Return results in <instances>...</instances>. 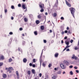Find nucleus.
<instances>
[{
	"mask_svg": "<svg viewBox=\"0 0 79 79\" xmlns=\"http://www.w3.org/2000/svg\"><path fill=\"white\" fill-rule=\"evenodd\" d=\"M75 10V9L74 8H72V10H71V13L72 14L73 17H74V11Z\"/></svg>",
	"mask_w": 79,
	"mask_h": 79,
	"instance_id": "nucleus-1",
	"label": "nucleus"
},
{
	"mask_svg": "<svg viewBox=\"0 0 79 79\" xmlns=\"http://www.w3.org/2000/svg\"><path fill=\"white\" fill-rule=\"evenodd\" d=\"M60 66L62 69H66V66H64V64L63 63L61 64Z\"/></svg>",
	"mask_w": 79,
	"mask_h": 79,
	"instance_id": "nucleus-2",
	"label": "nucleus"
},
{
	"mask_svg": "<svg viewBox=\"0 0 79 79\" xmlns=\"http://www.w3.org/2000/svg\"><path fill=\"white\" fill-rule=\"evenodd\" d=\"M63 64H64V65H66V66H68L69 65V63L68 62L64 60V61Z\"/></svg>",
	"mask_w": 79,
	"mask_h": 79,
	"instance_id": "nucleus-3",
	"label": "nucleus"
},
{
	"mask_svg": "<svg viewBox=\"0 0 79 79\" xmlns=\"http://www.w3.org/2000/svg\"><path fill=\"white\" fill-rule=\"evenodd\" d=\"M71 58L72 59H75V60H77V57L76 56H75V55H73Z\"/></svg>",
	"mask_w": 79,
	"mask_h": 79,
	"instance_id": "nucleus-4",
	"label": "nucleus"
},
{
	"mask_svg": "<svg viewBox=\"0 0 79 79\" xmlns=\"http://www.w3.org/2000/svg\"><path fill=\"white\" fill-rule=\"evenodd\" d=\"M39 5L40 6V7L41 8H43L44 6V4H42L41 3H40L39 4Z\"/></svg>",
	"mask_w": 79,
	"mask_h": 79,
	"instance_id": "nucleus-5",
	"label": "nucleus"
},
{
	"mask_svg": "<svg viewBox=\"0 0 79 79\" xmlns=\"http://www.w3.org/2000/svg\"><path fill=\"white\" fill-rule=\"evenodd\" d=\"M16 74L17 77V78L18 79H19V74L18 73V71H16Z\"/></svg>",
	"mask_w": 79,
	"mask_h": 79,
	"instance_id": "nucleus-6",
	"label": "nucleus"
},
{
	"mask_svg": "<svg viewBox=\"0 0 79 79\" xmlns=\"http://www.w3.org/2000/svg\"><path fill=\"white\" fill-rule=\"evenodd\" d=\"M5 60V57L3 56L2 55L0 57V60Z\"/></svg>",
	"mask_w": 79,
	"mask_h": 79,
	"instance_id": "nucleus-7",
	"label": "nucleus"
},
{
	"mask_svg": "<svg viewBox=\"0 0 79 79\" xmlns=\"http://www.w3.org/2000/svg\"><path fill=\"white\" fill-rule=\"evenodd\" d=\"M10 69H11V70H12V71H14V69H13V67H9L8 68V70H7V72H8V71H10Z\"/></svg>",
	"mask_w": 79,
	"mask_h": 79,
	"instance_id": "nucleus-8",
	"label": "nucleus"
},
{
	"mask_svg": "<svg viewBox=\"0 0 79 79\" xmlns=\"http://www.w3.org/2000/svg\"><path fill=\"white\" fill-rule=\"evenodd\" d=\"M65 2L67 5L69 6H71V5L70 4H69L68 2H67V1L66 0H65Z\"/></svg>",
	"mask_w": 79,
	"mask_h": 79,
	"instance_id": "nucleus-9",
	"label": "nucleus"
},
{
	"mask_svg": "<svg viewBox=\"0 0 79 79\" xmlns=\"http://www.w3.org/2000/svg\"><path fill=\"white\" fill-rule=\"evenodd\" d=\"M70 47V46H69V45L67 46L64 49L63 51H64V50H66V49H67L68 48H69Z\"/></svg>",
	"mask_w": 79,
	"mask_h": 79,
	"instance_id": "nucleus-10",
	"label": "nucleus"
},
{
	"mask_svg": "<svg viewBox=\"0 0 79 79\" xmlns=\"http://www.w3.org/2000/svg\"><path fill=\"white\" fill-rule=\"evenodd\" d=\"M44 28H45V27H44V26H42L40 27V29L42 30H44Z\"/></svg>",
	"mask_w": 79,
	"mask_h": 79,
	"instance_id": "nucleus-11",
	"label": "nucleus"
},
{
	"mask_svg": "<svg viewBox=\"0 0 79 79\" xmlns=\"http://www.w3.org/2000/svg\"><path fill=\"white\" fill-rule=\"evenodd\" d=\"M23 61L24 63H26V62H27V60L26 58H24L23 59Z\"/></svg>",
	"mask_w": 79,
	"mask_h": 79,
	"instance_id": "nucleus-12",
	"label": "nucleus"
},
{
	"mask_svg": "<svg viewBox=\"0 0 79 79\" xmlns=\"http://www.w3.org/2000/svg\"><path fill=\"white\" fill-rule=\"evenodd\" d=\"M22 8H23V9H24V10H25L26 8V6H25V4H23L22 5Z\"/></svg>",
	"mask_w": 79,
	"mask_h": 79,
	"instance_id": "nucleus-13",
	"label": "nucleus"
},
{
	"mask_svg": "<svg viewBox=\"0 0 79 79\" xmlns=\"http://www.w3.org/2000/svg\"><path fill=\"white\" fill-rule=\"evenodd\" d=\"M36 23L37 24H39L40 23V22L39 21V20H36Z\"/></svg>",
	"mask_w": 79,
	"mask_h": 79,
	"instance_id": "nucleus-14",
	"label": "nucleus"
},
{
	"mask_svg": "<svg viewBox=\"0 0 79 79\" xmlns=\"http://www.w3.org/2000/svg\"><path fill=\"white\" fill-rule=\"evenodd\" d=\"M38 18L39 19H41V18H42V16H41V15H38Z\"/></svg>",
	"mask_w": 79,
	"mask_h": 79,
	"instance_id": "nucleus-15",
	"label": "nucleus"
},
{
	"mask_svg": "<svg viewBox=\"0 0 79 79\" xmlns=\"http://www.w3.org/2000/svg\"><path fill=\"white\" fill-rule=\"evenodd\" d=\"M58 53H55V57H58Z\"/></svg>",
	"mask_w": 79,
	"mask_h": 79,
	"instance_id": "nucleus-16",
	"label": "nucleus"
},
{
	"mask_svg": "<svg viewBox=\"0 0 79 79\" xmlns=\"http://www.w3.org/2000/svg\"><path fill=\"white\" fill-rule=\"evenodd\" d=\"M65 43L67 45H69V42L65 41Z\"/></svg>",
	"mask_w": 79,
	"mask_h": 79,
	"instance_id": "nucleus-17",
	"label": "nucleus"
},
{
	"mask_svg": "<svg viewBox=\"0 0 79 79\" xmlns=\"http://www.w3.org/2000/svg\"><path fill=\"white\" fill-rule=\"evenodd\" d=\"M3 65V63L2 62H0V67L2 66Z\"/></svg>",
	"mask_w": 79,
	"mask_h": 79,
	"instance_id": "nucleus-18",
	"label": "nucleus"
},
{
	"mask_svg": "<svg viewBox=\"0 0 79 79\" xmlns=\"http://www.w3.org/2000/svg\"><path fill=\"white\" fill-rule=\"evenodd\" d=\"M3 76L4 78H6V74H3Z\"/></svg>",
	"mask_w": 79,
	"mask_h": 79,
	"instance_id": "nucleus-19",
	"label": "nucleus"
},
{
	"mask_svg": "<svg viewBox=\"0 0 79 79\" xmlns=\"http://www.w3.org/2000/svg\"><path fill=\"white\" fill-rule=\"evenodd\" d=\"M44 10L43 8H41V10H40V12H44Z\"/></svg>",
	"mask_w": 79,
	"mask_h": 79,
	"instance_id": "nucleus-20",
	"label": "nucleus"
},
{
	"mask_svg": "<svg viewBox=\"0 0 79 79\" xmlns=\"http://www.w3.org/2000/svg\"><path fill=\"white\" fill-rule=\"evenodd\" d=\"M69 73L70 75H73V71H71Z\"/></svg>",
	"mask_w": 79,
	"mask_h": 79,
	"instance_id": "nucleus-21",
	"label": "nucleus"
},
{
	"mask_svg": "<svg viewBox=\"0 0 79 79\" xmlns=\"http://www.w3.org/2000/svg\"><path fill=\"white\" fill-rule=\"evenodd\" d=\"M32 71L33 74H35V70L33 69L32 70Z\"/></svg>",
	"mask_w": 79,
	"mask_h": 79,
	"instance_id": "nucleus-22",
	"label": "nucleus"
},
{
	"mask_svg": "<svg viewBox=\"0 0 79 79\" xmlns=\"http://www.w3.org/2000/svg\"><path fill=\"white\" fill-rule=\"evenodd\" d=\"M34 33L35 35H37V31H34Z\"/></svg>",
	"mask_w": 79,
	"mask_h": 79,
	"instance_id": "nucleus-23",
	"label": "nucleus"
},
{
	"mask_svg": "<svg viewBox=\"0 0 79 79\" xmlns=\"http://www.w3.org/2000/svg\"><path fill=\"white\" fill-rule=\"evenodd\" d=\"M12 61V59L11 58H10L9 60V62H11Z\"/></svg>",
	"mask_w": 79,
	"mask_h": 79,
	"instance_id": "nucleus-24",
	"label": "nucleus"
},
{
	"mask_svg": "<svg viewBox=\"0 0 79 79\" xmlns=\"http://www.w3.org/2000/svg\"><path fill=\"white\" fill-rule=\"evenodd\" d=\"M24 21L25 22H27V19L26 18H25L24 19Z\"/></svg>",
	"mask_w": 79,
	"mask_h": 79,
	"instance_id": "nucleus-25",
	"label": "nucleus"
},
{
	"mask_svg": "<svg viewBox=\"0 0 79 79\" xmlns=\"http://www.w3.org/2000/svg\"><path fill=\"white\" fill-rule=\"evenodd\" d=\"M28 75H30V74H31V71H28Z\"/></svg>",
	"mask_w": 79,
	"mask_h": 79,
	"instance_id": "nucleus-26",
	"label": "nucleus"
},
{
	"mask_svg": "<svg viewBox=\"0 0 79 79\" xmlns=\"http://www.w3.org/2000/svg\"><path fill=\"white\" fill-rule=\"evenodd\" d=\"M61 19V20H64V17H61L60 18Z\"/></svg>",
	"mask_w": 79,
	"mask_h": 79,
	"instance_id": "nucleus-27",
	"label": "nucleus"
},
{
	"mask_svg": "<svg viewBox=\"0 0 79 79\" xmlns=\"http://www.w3.org/2000/svg\"><path fill=\"white\" fill-rule=\"evenodd\" d=\"M52 79H55V78H56V77L54 76L53 77H52Z\"/></svg>",
	"mask_w": 79,
	"mask_h": 79,
	"instance_id": "nucleus-28",
	"label": "nucleus"
},
{
	"mask_svg": "<svg viewBox=\"0 0 79 79\" xmlns=\"http://www.w3.org/2000/svg\"><path fill=\"white\" fill-rule=\"evenodd\" d=\"M11 8L12 9H15V7L13 6H11Z\"/></svg>",
	"mask_w": 79,
	"mask_h": 79,
	"instance_id": "nucleus-29",
	"label": "nucleus"
},
{
	"mask_svg": "<svg viewBox=\"0 0 79 79\" xmlns=\"http://www.w3.org/2000/svg\"><path fill=\"white\" fill-rule=\"evenodd\" d=\"M61 72L60 71H59L57 72V74H61Z\"/></svg>",
	"mask_w": 79,
	"mask_h": 79,
	"instance_id": "nucleus-30",
	"label": "nucleus"
},
{
	"mask_svg": "<svg viewBox=\"0 0 79 79\" xmlns=\"http://www.w3.org/2000/svg\"><path fill=\"white\" fill-rule=\"evenodd\" d=\"M54 17H56V13H55L54 14Z\"/></svg>",
	"mask_w": 79,
	"mask_h": 79,
	"instance_id": "nucleus-31",
	"label": "nucleus"
},
{
	"mask_svg": "<svg viewBox=\"0 0 79 79\" xmlns=\"http://www.w3.org/2000/svg\"><path fill=\"white\" fill-rule=\"evenodd\" d=\"M33 63H35V59H33Z\"/></svg>",
	"mask_w": 79,
	"mask_h": 79,
	"instance_id": "nucleus-32",
	"label": "nucleus"
},
{
	"mask_svg": "<svg viewBox=\"0 0 79 79\" xmlns=\"http://www.w3.org/2000/svg\"><path fill=\"white\" fill-rule=\"evenodd\" d=\"M18 6L19 7H21V5L20 4H19Z\"/></svg>",
	"mask_w": 79,
	"mask_h": 79,
	"instance_id": "nucleus-33",
	"label": "nucleus"
},
{
	"mask_svg": "<svg viewBox=\"0 0 79 79\" xmlns=\"http://www.w3.org/2000/svg\"><path fill=\"white\" fill-rule=\"evenodd\" d=\"M32 66L33 68H35V64H33V65H32Z\"/></svg>",
	"mask_w": 79,
	"mask_h": 79,
	"instance_id": "nucleus-34",
	"label": "nucleus"
},
{
	"mask_svg": "<svg viewBox=\"0 0 79 79\" xmlns=\"http://www.w3.org/2000/svg\"><path fill=\"white\" fill-rule=\"evenodd\" d=\"M73 65H71L69 67V68H73Z\"/></svg>",
	"mask_w": 79,
	"mask_h": 79,
	"instance_id": "nucleus-35",
	"label": "nucleus"
},
{
	"mask_svg": "<svg viewBox=\"0 0 79 79\" xmlns=\"http://www.w3.org/2000/svg\"><path fill=\"white\" fill-rule=\"evenodd\" d=\"M44 43H47V40H44Z\"/></svg>",
	"mask_w": 79,
	"mask_h": 79,
	"instance_id": "nucleus-36",
	"label": "nucleus"
},
{
	"mask_svg": "<svg viewBox=\"0 0 79 79\" xmlns=\"http://www.w3.org/2000/svg\"><path fill=\"white\" fill-rule=\"evenodd\" d=\"M29 66H32V64L31 63H30L29 64Z\"/></svg>",
	"mask_w": 79,
	"mask_h": 79,
	"instance_id": "nucleus-37",
	"label": "nucleus"
},
{
	"mask_svg": "<svg viewBox=\"0 0 79 79\" xmlns=\"http://www.w3.org/2000/svg\"><path fill=\"white\" fill-rule=\"evenodd\" d=\"M43 66H44V67H45V64L44 63H43Z\"/></svg>",
	"mask_w": 79,
	"mask_h": 79,
	"instance_id": "nucleus-38",
	"label": "nucleus"
},
{
	"mask_svg": "<svg viewBox=\"0 0 79 79\" xmlns=\"http://www.w3.org/2000/svg\"><path fill=\"white\" fill-rule=\"evenodd\" d=\"M48 66L49 68H50V67H51V64H49Z\"/></svg>",
	"mask_w": 79,
	"mask_h": 79,
	"instance_id": "nucleus-39",
	"label": "nucleus"
},
{
	"mask_svg": "<svg viewBox=\"0 0 79 79\" xmlns=\"http://www.w3.org/2000/svg\"><path fill=\"white\" fill-rule=\"evenodd\" d=\"M9 34H10V35H12V34H13V33L11 32H10L9 33Z\"/></svg>",
	"mask_w": 79,
	"mask_h": 79,
	"instance_id": "nucleus-40",
	"label": "nucleus"
},
{
	"mask_svg": "<svg viewBox=\"0 0 79 79\" xmlns=\"http://www.w3.org/2000/svg\"><path fill=\"white\" fill-rule=\"evenodd\" d=\"M75 50H78V49H79V48H77V47H76L75 48Z\"/></svg>",
	"mask_w": 79,
	"mask_h": 79,
	"instance_id": "nucleus-41",
	"label": "nucleus"
},
{
	"mask_svg": "<svg viewBox=\"0 0 79 79\" xmlns=\"http://www.w3.org/2000/svg\"><path fill=\"white\" fill-rule=\"evenodd\" d=\"M40 77H42V73H40L39 75Z\"/></svg>",
	"mask_w": 79,
	"mask_h": 79,
	"instance_id": "nucleus-42",
	"label": "nucleus"
},
{
	"mask_svg": "<svg viewBox=\"0 0 79 79\" xmlns=\"http://www.w3.org/2000/svg\"><path fill=\"white\" fill-rule=\"evenodd\" d=\"M11 19H12V20H13V19H14V17H11Z\"/></svg>",
	"mask_w": 79,
	"mask_h": 79,
	"instance_id": "nucleus-43",
	"label": "nucleus"
},
{
	"mask_svg": "<svg viewBox=\"0 0 79 79\" xmlns=\"http://www.w3.org/2000/svg\"><path fill=\"white\" fill-rule=\"evenodd\" d=\"M71 43H73V40H71L70 41Z\"/></svg>",
	"mask_w": 79,
	"mask_h": 79,
	"instance_id": "nucleus-44",
	"label": "nucleus"
},
{
	"mask_svg": "<svg viewBox=\"0 0 79 79\" xmlns=\"http://www.w3.org/2000/svg\"><path fill=\"white\" fill-rule=\"evenodd\" d=\"M76 71L77 73H79V70H76Z\"/></svg>",
	"mask_w": 79,
	"mask_h": 79,
	"instance_id": "nucleus-45",
	"label": "nucleus"
},
{
	"mask_svg": "<svg viewBox=\"0 0 79 79\" xmlns=\"http://www.w3.org/2000/svg\"><path fill=\"white\" fill-rule=\"evenodd\" d=\"M74 68L75 69H77V67H76V66L74 67Z\"/></svg>",
	"mask_w": 79,
	"mask_h": 79,
	"instance_id": "nucleus-46",
	"label": "nucleus"
},
{
	"mask_svg": "<svg viewBox=\"0 0 79 79\" xmlns=\"http://www.w3.org/2000/svg\"><path fill=\"white\" fill-rule=\"evenodd\" d=\"M66 50L67 52H68V51H69V49L68 48V49H67Z\"/></svg>",
	"mask_w": 79,
	"mask_h": 79,
	"instance_id": "nucleus-47",
	"label": "nucleus"
},
{
	"mask_svg": "<svg viewBox=\"0 0 79 79\" xmlns=\"http://www.w3.org/2000/svg\"><path fill=\"white\" fill-rule=\"evenodd\" d=\"M19 30H20V31H22V30H23V28H20Z\"/></svg>",
	"mask_w": 79,
	"mask_h": 79,
	"instance_id": "nucleus-48",
	"label": "nucleus"
},
{
	"mask_svg": "<svg viewBox=\"0 0 79 79\" xmlns=\"http://www.w3.org/2000/svg\"><path fill=\"white\" fill-rule=\"evenodd\" d=\"M69 27H67V30H69Z\"/></svg>",
	"mask_w": 79,
	"mask_h": 79,
	"instance_id": "nucleus-49",
	"label": "nucleus"
},
{
	"mask_svg": "<svg viewBox=\"0 0 79 79\" xmlns=\"http://www.w3.org/2000/svg\"><path fill=\"white\" fill-rule=\"evenodd\" d=\"M49 31H50V33H52V30H49Z\"/></svg>",
	"mask_w": 79,
	"mask_h": 79,
	"instance_id": "nucleus-50",
	"label": "nucleus"
},
{
	"mask_svg": "<svg viewBox=\"0 0 79 79\" xmlns=\"http://www.w3.org/2000/svg\"><path fill=\"white\" fill-rule=\"evenodd\" d=\"M7 12V10L6 9L5 10V12L6 13Z\"/></svg>",
	"mask_w": 79,
	"mask_h": 79,
	"instance_id": "nucleus-51",
	"label": "nucleus"
},
{
	"mask_svg": "<svg viewBox=\"0 0 79 79\" xmlns=\"http://www.w3.org/2000/svg\"><path fill=\"white\" fill-rule=\"evenodd\" d=\"M64 31H62V35H63V34H64Z\"/></svg>",
	"mask_w": 79,
	"mask_h": 79,
	"instance_id": "nucleus-52",
	"label": "nucleus"
},
{
	"mask_svg": "<svg viewBox=\"0 0 79 79\" xmlns=\"http://www.w3.org/2000/svg\"><path fill=\"white\" fill-rule=\"evenodd\" d=\"M61 44H63V43H64V42H63V40H61Z\"/></svg>",
	"mask_w": 79,
	"mask_h": 79,
	"instance_id": "nucleus-53",
	"label": "nucleus"
},
{
	"mask_svg": "<svg viewBox=\"0 0 79 79\" xmlns=\"http://www.w3.org/2000/svg\"><path fill=\"white\" fill-rule=\"evenodd\" d=\"M68 33V31L66 30L65 31V33Z\"/></svg>",
	"mask_w": 79,
	"mask_h": 79,
	"instance_id": "nucleus-54",
	"label": "nucleus"
},
{
	"mask_svg": "<svg viewBox=\"0 0 79 79\" xmlns=\"http://www.w3.org/2000/svg\"><path fill=\"white\" fill-rule=\"evenodd\" d=\"M9 73H11V70H9Z\"/></svg>",
	"mask_w": 79,
	"mask_h": 79,
	"instance_id": "nucleus-55",
	"label": "nucleus"
},
{
	"mask_svg": "<svg viewBox=\"0 0 79 79\" xmlns=\"http://www.w3.org/2000/svg\"><path fill=\"white\" fill-rule=\"evenodd\" d=\"M67 36H65V37H64V39H67Z\"/></svg>",
	"mask_w": 79,
	"mask_h": 79,
	"instance_id": "nucleus-56",
	"label": "nucleus"
},
{
	"mask_svg": "<svg viewBox=\"0 0 79 79\" xmlns=\"http://www.w3.org/2000/svg\"><path fill=\"white\" fill-rule=\"evenodd\" d=\"M57 2L56 3V4H57V5H58V0H57Z\"/></svg>",
	"mask_w": 79,
	"mask_h": 79,
	"instance_id": "nucleus-57",
	"label": "nucleus"
},
{
	"mask_svg": "<svg viewBox=\"0 0 79 79\" xmlns=\"http://www.w3.org/2000/svg\"><path fill=\"white\" fill-rule=\"evenodd\" d=\"M54 70H55L56 71L57 70V69L56 68H55L54 69Z\"/></svg>",
	"mask_w": 79,
	"mask_h": 79,
	"instance_id": "nucleus-58",
	"label": "nucleus"
},
{
	"mask_svg": "<svg viewBox=\"0 0 79 79\" xmlns=\"http://www.w3.org/2000/svg\"><path fill=\"white\" fill-rule=\"evenodd\" d=\"M65 71H64L63 74H65Z\"/></svg>",
	"mask_w": 79,
	"mask_h": 79,
	"instance_id": "nucleus-59",
	"label": "nucleus"
},
{
	"mask_svg": "<svg viewBox=\"0 0 79 79\" xmlns=\"http://www.w3.org/2000/svg\"><path fill=\"white\" fill-rule=\"evenodd\" d=\"M48 15V13H47V12H46L45 13V15Z\"/></svg>",
	"mask_w": 79,
	"mask_h": 79,
	"instance_id": "nucleus-60",
	"label": "nucleus"
},
{
	"mask_svg": "<svg viewBox=\"0 0 79 79\" xmlns=\"http://www.w3.org/2000/svg\"><path fill=\"white\" fill-rule=\"evenodd\" d=\"M6 70H8V69L7 68H6Z\"/></svg>",
	"mask_w": 79,
	"mask_h": 79,
	"instance_id": "nucleus-61",
	"label": "nucleus"
},
{
	"mask_svg": "<svg viewBox=\"0 0 79 79\" xmlns=\"http://www.w3.org/2000/svg\"><path fill=\"white\" fill-rule=\"evenodd\" d=\"M68 33H69V34H71V32H70V31H68Z\"/></svg>",
	"mask_w": 79,
	"mask_h": 79,
	"instance_id": "nucleus-62",
	"label": "nucleus"
},
{
	"mask_svg": "<svg viewBox=\"0 0 79 79\" xmlns=\"http://www.w3.org/2000/svg\"><path fill=\"white\" fill-rule=\"evenodd\" d=\"M44 50V49H43L42 51V52L41 53V55H42V54L43 53V51Z\"/></svg>",
	"mask_w": 79,
	"mask_h": 79,
	"instance_id": "nucleus-63",
	"label": "nucleus"
},
{
	"mask_svg": "<svg viewBox=\"0 0 79 79\" xmlns=\"http://www.w3.org/2000/svg\"><path fill=\"white\" fill-rule=\"evenodd\" d=\"M22 35H23V36H24V34H22Z\"/></svg>",
	"mask_w": 79,
	"mask_h": 79,
	"instance_id": "nucleus-64",
	"label": "nucleus"
}]
</instances>
